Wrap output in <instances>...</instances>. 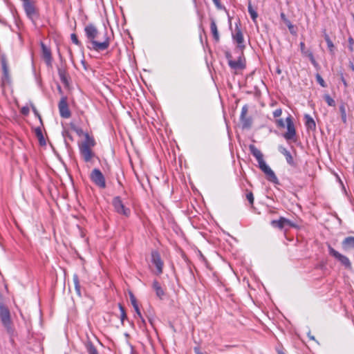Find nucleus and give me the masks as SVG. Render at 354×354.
I'll use <instances>...</instances> for the list:
<instances>
[{
	"label": "nucleus",
	"mask_w": 354,
	"mask_h": 354,
	"mask_svg": "<svg viewBox=\"0 0 354 354\" xmlns=\"http://www.w3.org/2000/svg\"><path fill=\"white\" fill-rule=\"evenodd\" d=\"M86 37L91 46L89 47L95 51H102L106 50L110 45V39L107 35L106 30L102 34L98 31L93 24H88L84 28Z\"/></svg>",
	"instance_id": "f257e3e1"
},
{
	"label": "nucleus",
	"mask_w": 354,
	"mask_h": 354,
	"mask_svg": "<svg viewBox=\"0 0 354 354\" xmlns=\"http://www.w3.org/2000/svg\"><path fill=\"white\" fill-rule=\"evenodd\" d=\"M249 150L252 155L256 158L260 169L266 175L269 181L278 183V178L270 167L267 165L263 160V155L254 145H250Z\"/></svg>",
	"instance_id": "f03ea898"
},
{
	"label": "nucleus",
	"mask_w": 354,
	"mask_h": 354,
	"mask_svg": "<svg viewBox=\"0 0 354 354\" xmlns=\"http://www.w3.org/2000/svg\"><path fill=\"white\" fill-rule=\"evenodd\" d=\"M84 140L79 145L80 153L86 162H88L94 157L92 148L95 145V141L88 133H84Z\"/></svg>",
	"instance_id": "7ed1b4c3"
},
{
	"label": "nucleus",
	"mask_w": 354,
	"mask_h": 354,
	"mask_svg": "<svg viewBox=\"0 0 354 354\" xmlns=\"http://www.w3.org/2000/svg\"><path fill=\"white\" fill-rule=\"evenodd\" d=\"M0 319L7 332L12 333L13 328L10 313L9 309L3 303H0Z\"/></svg>",
	"instance_id": "20e7f679"
},
{
	"label": "nucleus",
	"mask_w": 354,
	"mask_h": 354,
	"mask_svg": "<svg viewBox=\"0 0 354 354\" xmlns=\"http://www.w3.org/2000/svg\"><path fill=\"white\" fill-rule=\"evenodd\" d=\"M1 66L2 69L1 86L5 88L10 86L12 82L7 59L5 56L1 57Z\"/></svg>",
	"instance_id": "39448f33"
},
{
	"label": "nucleus",
	"mask_w": 354,
	"mask_h": 354,
	"mask_svg": "<svg viewBox=\"0 0 354 354\" xmlns=\"http://www.w3.org/2000/svg\"><path fill=\"white\" fill-rule=\"evenodd\" d=\"M328 249L329 254L339 261L341 264L345 267V268L348 270L352 268L351 263L346 256L342 254L330 245H328Z\"/></svg>",
	"instance_id": "423d86ee"
},
{
	"label": "nucleus",
	"mask_w": 354,
	"mask_h": 354,
	"mask_svg": "<svg viewBox=\"0 0 354 354\" xmlns=\"http://www.w3.org/2000/svg\"><path fill=\"white\" fill-rule=\"evenodd\" d=\"M91 181L98 187L104 189L106 187L105 178L102 171L97 168L92 170L90 174Z\"/></svg>",
	"instance_id": "0eeeda50"
},
{
	"label": "nucleus",
	"mask_w": 354,
	"mask_h": 354,
	"mask_svg": "<svg viewBox=\"0 0 354 354\" xmlns=\"http://www.w3.org/2000/svg\"><path fill=\"white\" fill-rule=\"evenodd\" d=\"M24 11L29 19L34 21L39 17V13L36 9L34 2L31 0H25L23 1Z\"/></svg>",
	"instance_id": "6e6552de"
},
{
	"label": "nucleus",
	"mask_w": 354,
	"mask_h": 354,
	"mask_svg": "<svg viewBox=\"0 0 354 354\" xmlns=\"http://www.w3.org/2000/svg\"><path fill=\"white\" fill-rule=\"evenodd\" d=\"M112 205L117 213L127 217L130 215V209L124 206L120 196H115L113 198Z\"/></svg>",
	"instance_id": "1a4fd4ad"
},
{
	"label": "nucleus",
	"mask_w": 354,
	"mask_h": 354,
	"mask_svg": "<svg viewBox=\"0 0 354 354\" xmlns=\"http://www.w3.org/2000/svg\"><path fill=\"white\" fill-rule=\"evenodd\" d=\"M58 108L59 111L60 116L63 118H68L71 117V113L68 108V102H67V97L65 96H63L59 104H58Z\"/></svg>",
	"instance_id": "9d476101"
},
{
	"label": "nucleus",
	"mask_w": 354,
	"mask_h": 354,
	"mask_svg": "<svg viewBox=\"0 0 354 354\" xmlns=\"http://www.w3.org/2000/svg\"><path fill=\"white\" fill-rule=\"evenodd\" d=\"M286 122L287 124V131L283 134V137L287 140H293L296 136V130L291 116L288 117L286 119Z\"/></svg>",
	"instance_id": "9b49d317"
},
{
	"label": "nucleus",
	"mask_w": 354,
	"mask_h": 354,
	"mask_svg": "<svg viewBox=\"0 0 354 354\" xmlns=\"http://www.w3.org/2000/svg\"><path fill=\"white\" fill-rule=\"evenodd\" d=\"M151 262L156 268V274L159 275L162 272L163 261L160 254L157 251L151 252Z\"/></svg>",
	"instance_id": "f8f14e48"
},
{
	"label": "nucleus",
	"mask_w": 354,
	"mask_h": 354,
	"mask_svg": "<svg viewBox=\"0 0 354 354\" xmlns=\"http://www.w3.org/2000/svg\"><path fill=\"white\" fill-rule=\"evenodd\" d=\"M42 58L44 59L46 64L48 67L52 66L53 57L50 49L47 47L43 42H41Z\"/></svg>",
	"instance_id": "ddd939ff"
},
{
	"label": "nucleus",
	"mask_w": 354,
	"mask_h": 354,
	"mask_svg": "<svg viewBox=\"0 0 354 354\" xmlns=\"http://www.w3.org/2000/svg\"><path fill=\"white\" fill-rule=\"evenodd\" d=\"M230 67L235 71L243 70L245 68V58L239 56L237 60L229 59Z\"/></svg>",
	"instance_id": "4468645a"
},
{
	"label": "nucleus",
	"mask_w": 354,
	"mask_h": 354,
	"mask_svg": "<svg viewBox=\"0 0 354 354\" xmlns=\"http://www.w3.org/2000/svg\"><path fill=\"white\" fill-rule=\"evenodd\" d=\"M232 38L234 41L238 44V46L240 48H243L245 47V46L243 45L244 39L242 31L237 26L235 28L234 33L232 34Z\"/></svg>",
	"instance_id": "2eb2a0df"
},
{
	"label": "nucleus",
	"mask_w": 354,
	"mask_h": 354,
	"mask_svg": "<svg viewBox=\"0 0 354 354\" xmlns=\"http://www.w3.org/2000/svg\"><path fill=\"white\" fill-rule=\"evenodd\" d=\"M271 225L274 227H277L280 230H282L286 225H290L291 222L290 220L284 217H280L279 220L272 221Z\"/></svg>",
	"instance_id": "dca6fc26"
},
{
	"label": "nucleus",
	"mask_w": 354,
	"mask_h": 354,
	"mask_svg": "<svg viewBox=\"0 0 354 354\" xmlns=\"http://www.w3.org/2000/svg\"><path fill=\"white\" fill-rule=\"evenodd\" d=\"M152 288L156 292V296L160 299H162L165 295V290L161 286L160 283L157 281L154 280L152 283Z\"/></svg>",
	"instance_id": "f3484780"
},
{
	"label": "nucleus",
	"mask_w": 354,
	"mask_h": 354,
	"mask_svg": "<svg viewBox=\"0 0 354 354\" xmlns=\"http://www.w3.org/2000/svg\"><path fill=\"white\" fill-rule=\"evenodd\" d=\"M305 125L308 130L315 131L316 129V124L314 119L308 114L304 115Z\"/></svg>",
	"instance_id": "a211bd4d"
},
{
	"label": "nucleus",
	"mask_w": 354,
	"mask_h": 354,
	"mask_svg": "<svg viewBox=\"0 0 354 354\" xmlns=\"http://www.w3.org/2000/svg\"><path fill=\"white\" fill-rule=\"evenodd\" d=\"M279 151L286 157V161L290 165H295L293 158L289 151L282 146L279 147Z\"/></svg>",
	"instance_id": "6ab92c4d"
},
{
	"label": "nucleus",
	"mask_w": 354,
	"mask_h": 354,
	"mask_svg": "<svg viewBox=\"0 0 354 354\" xmlns=\"http://www.w3.org/2000/svg\"><path fill=\"white\" fill-rule=\"evenodd\" d=\"M342 248L344 250H347L351 248H354V236L346 237L342 243Z\"/></svg>",
	"instance_id": "aec40b11"
},
{
	"label": "nucleus",
	"mask_w": 354,
	"mask_h": 354,
	"mask_svg": "<svg viewBox=\"0 0 354 354\" xmlns=\"http://www.w3.org/2000/svg\"><path fill=\"white\" fill-rule=\"evenodd\" d=\"M324 37L327 44V46H328V50H329L330 55L333 56L335 55V46H334L332 40L330 39L329 35L326 33V30L324 31Z\"/></svg>",
	"instance_id": "412c9836"
},
{
	"label": "nucleus",
	"mask_w": 354,
	"mask_h": 354,
	"mask_svg": "<svg viewBox=\"0 0 354 354\" xmlns=\"http://www.w3.org/2000/svg\"><path fill=\"white\" fill-rule=\"evenodd\" d=\"M210 30H211V32L213 35V37L214 39H215L216 41H219V34H218V29H217V26H216V22H215V20L214 19H210Z\"/></svg>",
	"instance_id": "4be33fe9"
},
{
	"label": "nucleus",
	"mask_w": 354,
	"mask_h": 354,
	"mask_svg": "<svg viewBox=\"0 0 354 354\" xmlns=\"http://www.w3.org/2000/svg\"><path fill=\"white\" fill-rule=\"evenodd\" d=\"M280 16H281V19L286 24L290 33L292 35H295L296 33V32L294 29V26L292 24V23L288 19H287L286 15L282 12V13H281Z\"/></svg>",
	"instance_id": "5701e85b"
},
{
	"label": "nucleus",
	"mask_w": 354,
	"mask_h": 354,
	"mask_svg": "<svg viewBox=\"0 0 354 354\" xmlns=\"http://www.w3.org/2000/svg\"><path fill=\"white\" fill-rule=\"evenodd\" d=\"M35 135H36L37 138L39 140V142L40 145H46V141H45V139L44 138L41 129L40 127H37L35 129Z\"/></svg>",
	"instance_id": "b1692460"
},
{
	"label": "nucleus",
	"mask_w": 354,
	"mask_h": 354,
	"mask_svg": "<svg viewBox=\"0 0 354 354\" xmlns=\"http://www.w3.org/2000/svg\"><path fill=\"white\" fill-rule=\"evenodd\" d=\"M304 56H306V57H308L309 60L310 61L311 64L314 66H318V64L317 62H316L315 57H314V55H313V53L312 51L309 50H306L303 54H302Z\"/></svg>",
	"instance_id": "393cba45"
},
{
	"label": "nucleus",
	"mask_w": 354,
	"mask_h": 354,
	"mask_svg": "<svg viewBox=\"0 0 354 354\" xmlns=\"http://www.w3.org/2000/svg\"><path fill=\"white\" fill-rule=\"evenodd\" d=\"M73 279L76 293L79 297H81L82 295H81V290H80V284L79 277H78L77 274H74Z\"/></svg>",
	"instance_id": "a878e982"
},
{
	"label": "nucleus",
	"mask_w": 354,
	"mask_h": 354,
	"mask_svg": "<svg viewBox=\"0 0 354 354\" xmlns=\"http://www.w3.org/2000/svg\"><path fill=\"white\" fill-rule=\"evenodd\" d=\"M58 75L62 82L64 84H66L68 82L66 71L64 68H58Z\"/></svg>",
	"instance_id": "bb28decb"
},
{
	"label": "nucleus",
	"mask_w": 354,
	"mask_h": 354,
	"mask_svg": "<svg viewBox=\"0 0 354 354\" xmlns=\"http://www.w3.org/2000/svg\"><path fill=\"white\" fill-rule=\"evenodd\" d=\"M248 12H249L252 21L254 22H256V20L258 17V14L252 8L250 2H249V3H248Z\"/></svg>",
	"instance_id": "cd10ccee"
},
{
	"label": "nucleus",
	"mask_w": 354,
	"mask_h": 354,
	"mask_svg": "<svg viewBox=\"0 0 354 354\" xmlns=\"http://www.w3.org/2000/svg\"><path fill=\"white\" fill-rule=\"evenodd\" d=\"M86 348L88 354H99L97 350L91 342L86 344Z\"/></svg>",
	"instance_id": "c85d7f7f"
},
{
	"label": "nucleus",
	"mask_w": 354,
	"mask_h": 354,
	"mask_svg": "<svg viewBox=\"0 0 354 354\" xmlns=\"http://www.w3.org/2000/svg\"><path fill=\"white\" fill-rule=\"evenodd\" d=\"M324 97L326 102L328 104V106H335V100L329 95L326 94Z\"/></svg>",
	"instance_id": "c756f323"
},
{
	"label": "nucleus",
	"mask_w": 354,
	"mask_h": 354,
	"mask_svg": "<svg viewBox=\"0 0 354 354\" xmlns=\"http://www.w3.org/2000/svg\"><path fill=\"white\" fill-rule=\"evenodd\" d=\"M119 308H120V320H121L122 324H124V320L125 319H127V314H126L124 307L121 304H119Z\"/></svg>",
	"instance_id": "7c9ffc66"
},
{
	"label": "nucleus",
	"mask_w": 354,
	"mask_h": 354,
	"mask_svg": "<svg viewBox=\"0 0 354 354\" xmlns=\"http://www.w3.org/2000/svg\"><path fill=\"white\" fill-rule=\"evenodd\" d=\"M339 111L341 112L342 120L344 123H346V113L345 106L344 105H341L339 106Z\"/></svg>",
	"instance_id": "2f4dec72"
},
{
	"label": "nucleus",
	"mask_w": 354,
	"mask_h": 354,
	"mask_svg": "<svg viewBox=\"0 0 354 354\" xmlns=\"http://www.w3.org/2000/svg\"><path fill=\"white\" fill-rule=\"evenodd\" d=\"M248 111V106L247 104H245L241 109V115H240L241 120H244L245 117H246Z\"/></svg>",
	"instance_id": "473e14b6"
},
{
	"label": "nucleus",
	"mask_w": 354,
	"mask_h": 354,
	"mask_svg": "<svg viewBox=\"0 0 354 354\" xmlns=\"http://www.w3.org/2000/svg\"><path fill=\"white\" fill-rule=\"evenodd\" d=\"M315 77H316L317 82L320 84L321 86L326 87V84L325 83L324 79L322 77V76L319 73L316 74Z\"/></svg>",
	"instance_id": "72a5a7b5"
},
{
	"label": "nucleus",
	"mask_w": 354,
	"mask_h": 354,
	"mask_svg": "<svg viewBox=\"0 0 354 354\" xmlns=\"http://www.w3.org/2000/svg\"><path fill=\"white\" fill-rule=\"evenodd\" d=\"M133 307V308H134V310H135L138 317L141 319L142 323L145 324V321L144 318L142 316V314L140 313V308L138 307V304L136 305V306H134Z\"/></svg>",
	"instance_id": "f704fd0d"
},
{
	"label": "nucleus",
	"mask_w": 354,
	"mask_h": 354,
	"mask_svg": "<svg viewBox=\"0 0 354 354\" xmlns=\"http://www.w3.org/2000/svg\"><path fill=\"white\" fill-rule=\"evenodd\" d=\"M243 123V127H250L251 124V120L249 118L245 117L244 120H241Z\"/></svg>",
	"instance_id": "c9c22d12"
},
{
	"label": "nucleus",
	"mask_w": 354,
	"mask_h": 354,
	"mask_svg": "<svg viewBox=\"0 0 354 354\" xmlns=\"http://www.w3.org/2000/svg\"><path fill=\"white\" fill-rule=\"evenodd\" d=\"M246 198L249 201L250 204L251 205H252L254 203V196L251 192H249L248 193H247Z\"/></svg>",
	"instance_id": "e433bc0d"
},
{
	"label": "nucleus",
	"mask_w": 354,
	"mask_h": 354,
	"mask_svg": "<svg viewBox=\"0 0 354 354\" xmlns=\"http://www.w3.org/2000/svg\"><path fill=\"white\" fill-rule=\"evenodd\" d=\"M71 129L75 131L77 134L78 136H81L84 133H83V130L81 129V128H79L73 124H71Z\"/></svg>",
	"instance_id": "4c0bfd02"
},
{
	"label": "nucleus",
	"mask_w": 354,
	"mask_h": 354,
	"mask_svg": "<svg viewBox=\"0 0 354 354\" xmlns=\"http://www.w3.org/2000/svg\"><path fill=\"white\" fill-rule=\"evenodd\" d=\"M71 40L73 43H74L76 45H80V42L77 37V35L75 33L71 34Z\"/></svg>",
	"instance_id": "58836bf2"
},
{
	"label": "nucleus",
	"mask_w": 354,
	"mask_h": 354,
	"mask_svg": "<svg viewBox=\"0 0 354 354\" xmlns=\"http://www.w3.org/2000/svg\"><path fill=\"white\" fill-rule=\"evenodd\" d=\"M348 44H349L348 48H349L351 52H353V51L354 40H353V39L351 37H350L348 38Z\"/></svg>",
	"instance_id": "ea45409f"
},
{
	"label": "nucleus",
	"mask_w": 354,
	"mask_h": 354,
	"mask_svg": "<svg viewBox=\"0 0 354 354\" xmlns=\"http://www.w3.org/2000/svg\"><path fill=\"white\" fill-rule=\"evenodd\" d=\"M130 300L133 306L138 305L136 298L132 293L130 294Z\"/></svg>",
	"instance_id": "a19ab883"
},
{
	"label": "nucleus",
	"mask_w": 354,
	"mask_h": 354,
	"mask_svg": "<svg viewBox=\"0 0 354 354\" xmlns=\"http://www.w3.org/2000/svg\"><path fill=\"white\" fill-rule=\"evenodd\" d=\"M282 114V110L281 109H277L273 112V116L274 118H278L281 116Z\"/></svg>",
	"instance_id": "79ce46f5"
},
{
	"label": "nucleus",
	"mask_w": 354,
	"mask_h": 354,
	"mask_svg": "<svg viewBox=\"0 0 354 354\" xmlns=\"http://www.w3.org/2000/svg\"><path fill=\"white\" fill-rule=\"evenodd\" d=\"M276 123L278 127L283 128L285 127V123L283 119H278L276 120Z\"/></svg>",
	"instance_id": "37998d69"
},
{
	"label": "nucleus",
	"mask_w": 354,
	"mask_h": 354,
	"mask_svg": "<svg viewBox=\"0 0 354 354\" xmlns=\"http://www.w3.org/2000/svg\"><path fill=\"white\" fill-rule=\"evenodd\" d=\"M21 113L25 115H28L29 113V108L28 106L22 107L21 109Z\"/></svg>",
	"instance_id": "c03bdc74"
},
{
	"label": "nucleus",
	"mask_w": 354,
	"mask_h": 354,
	"mask_svg": "<svg viewBox=\"0 0 354 354\" xmlns=\"http://www.w3.org/2000/svg\"><path fill=\"white\" fill-rule=\"evenodd\" d=\"M299 47L301 49V54H303L306 50L305 48V44L304 41H301L299 44Z\"/></svg>",
	"instance_id": "a18cd8bd"
},
{
	"label": "nucleus",
	"mask_w": 354,
	"mask_h": 354,
	"mask_svg": "<svg viewBox=\"0 0 354 354\" xmlns=\"http://www.w3.org/2000/svg\"><path fill=\"white\" fill-rule=\"evenodd\" d=\"M212 1L216 8H218V9H221L222 8L220 0H212Z\"/></svg>",
	"instance_id": "49530a36"
},
{
	"label": "nucleus",
	"mask_w": 354,
	"mask_h": 354,
	"mask_svg": "<svg viewBox=\"0 0 354 354\" xmlns=\"http://www.w3.org/2000/svg\"><path fill=\"white\" fill-rule=\"evenodd\" d=\"M32 110H33L34 113H35V115H37L39 117V120L41 122V118L40 115L37 113V111L36 110V109L35 107H33Z\"/></svg>",
	"instance_id": "de8ad7c7"
},
{
	"label": "nucleus",
	"mask_w": 354,
	"mask_h": 354,
	"mask_svg": "<svg viewBox=\"0 0 354 354\" xmlns=\"http://www.w3.org/2000/svg\"><path fill=\"white\" fill-rule=\"evenodd\" d=\"M225 57H226L228 62H229V59H232V56L230 53H226Z\"/></svg>",
	"instance_id": "09e8293b"
},
{
	"label": "nucleus",
	"mask_w": 354,
	"mask_h": 354,
	"mask_svg": "<svg viewBox=\"0 0 354 354\" xmlns=\"http://www.w3.org/2000/svg\"><path fill=\"white\" fill-rule=\"evenodd\" d=\"M341 79H342V82H343V84H344V86H346H346H347V82H346V80L344 79V76H343V75H342V78H341Z\"/></svg>",
	"instance_id": "8fccbe9b"
},
{
	"label": "nucleus",
	"mask_w": 354,
	"mask_h": 354,
	"mask_svg": "<svg viewBox=\"0 0 354 354\" xmlns=\"http://www.w3.org/2000/svg\"><path fill=\"white\" fill-rule=\"evenodd\" d=\"M194 351H195L196 354H203V353L202 352H201V351H199V349H198V348H194Z\"/></svg>",
	"instance_id": "3c124183"
},
{
	"label": "nucleus",
	"mask_w": 354,
	"mask_h": 354,
	"mask_svg": "<svg viewBox=\"0 0 354 354\" xmlns=\"http://www.w3.org/2000/svg\"><path fill=\"white\" fill-rule=\"evenodd\" d=\"M351 68L352 69V71H354V64L353 63H351V66H350Z\"/></svg>",
	"instance_id": "603ef678"
},
{
	"label": "nucleus",
	"mask_w": 354,
	"mask_h": 354,
	"mask_svg": "<svg viewBox=\"0 0 354 354\" xmlns=\"http://www.w3.org/2000/svg\"><path fill=\"white\" fill-rule=\"evenodd\" d=\"M82 64H83V66H84V68L85 69H86V66L85 62L83 60V61H82Z\"/></svg>",
	"instance_id": "864d4df0"
},
{
	"label": "nucleus",
	"mask_w": 354,
	"mask_h": 354,
	"mask_svg": "<svg viewBox=\"0 0 354 354\" xmlns=\"http://www.w3.org/2000/svg\"><path fill=\"white\" fill-rule=\"evenodd\" d=\"M66 135H67V136H68V138H69V139L72 140V137H71V135H69L68 133H66Z\"/></svg>",
	"instance_id": "5fc2aeb1"
},
{
	"label": "nucleus",
	"mask_w": 354,
	"mask_h": 354,
	"mask_svg": "<svg viewBox=\"0 0 354 354\" xmlns=\"http://www.w3.org/2000/svg\"><path fill=\"white\" fill-rule=\"evenodd\" d=\"M131 354H138V353H137L136 352H135V351H132L131 352Z\"/></svg>",
	"instance_id": "6e6d98bb"
},
{
	"label": "nucleus",
	"mask_w": 354,
	"mask_h": 354,
	"mask_svg": "<svg viewBox=\"0 0 354 354\" xmlns=\"http://www.w3.org/2000/svg\"><path fill=\"white\" fill-rule=\"evenodd\" d=\"M279 354H284V353H282V352H281V353H279Z\"/></svg>",
	"instance_id": "4d7b16f0"
}]
</instances>
